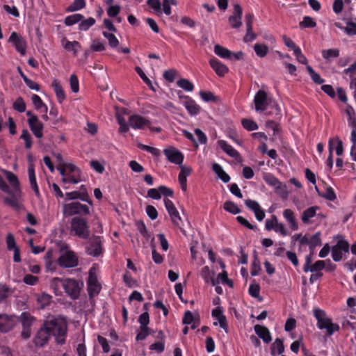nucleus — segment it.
<instances>
[{"mask_svg":"<svg viewBox=\"0 0 356 356\" xmlns=\"http://www.w3.org/2000/svg\"><path fill=\"white\" fill-rule=\"evenodd\" d=\"M67 332V323L64 318H56L47 321L38 331L33 339L36 346L42 347L49 341L50 335L54 337L58 344L63 345L65 343Z\"/></svg>","mask_w":356,"mask_h":356,"instance_id":"nucleus-1","label":"nucleus"},{"mask_svg":"<svg viewBox=\"0 0 356 356\" xmlns=\"http://www.w3.org/2000/svg\"><path fill=\"white\" fill-rule=\"evenodd\" d=\"M254 109L257 113H261L266 111L269 106L275 108V114L280 115L281 108L279 105L269 97L267 92L259 90L254 97Z\"/></svg>","mask_w":356,"mask_h":356,"instance_id":"nucleus-2","label":"nucleus"},{"mask_svg":"<svg viewBox=\"0 0 356 356\" xmlns=\"http://www.w3.org/2000/svg\"><path fill=\"white\" fill-rule=\"evenodd\" d=\"M313 313L317 321V327L321 330H325L328 336H332L334 332L339 330V325L337 323H334L332 319L327 316L324 310L315 308Z\"/></svg>","mask_w":356,"mask_h":356,"instance_id":"nucleus-3","label":"nucleus"},{"mask_svg":"<svg viewBox=\"0 0 356 356\" xmlns=\"http://www.w3.org/2000/svg\"><path fill=\"white\" fill-rule=\"evenodd\" d=\"M64 184H76L81 181L80 170L72 163H65L63 166L58 168Z\"/></svg>","mask_w":356,"mask_h":356,"instance_id":"nucleus-4","label":"nucleus"},{"mask_svg":"<svg viewBox=\"0 0 356 356\" xmlns=\"http://www.w3.org/2000/svg\"><path fill=\"white\" fill-rule=\"evenodd\" d=\"M70 229L79 238L88 239L90 236V230L87 221L80 217H74L70 222Z\"/></svg>","mask_w":356,"mask_h":356,"instance_id":"nucleus-5","label":"nucleus"},{"mask_svg":"<svg viewBox=\"0 0 356 356\" xmlns=\"http://www.w3.org/2000/svg\"><path fill=\"white\" fill-rule=\"evenodd\" d=\"M87 204H83L79 202L74 201L70 203L64 204L63 205V213L66 216H72L74 215H83L86 216L90 213V207Z\"/></svg>","mask_w":356,"mask_h":356,"instance_id":"nucleus-6","label":"nucleus"},{"mask_svg":"<svg viewBox=\"0 0 356 356\" xmlns=\"http://www.w3.org/2000/svg\"><path fill=\"white\" fill-rule=\"evenodd\" d=\"M102 289V285L99 282L97 275V269L92 266L88 272V278L87 280V291L90 298L97 296Z\"/></svg>","mask_w":356,"mask_h":356,"instance_id":"nucleus-7","label":"nucleus"},{"mask_svg":"<svg viewBox=\"0 0 356 356\" xmlns=\"http://www.w3.org/2000/svg\"><path fill=\"white\" fill-rule=\"evenodd\" d=\"M58 263L63 268H74L78 264V258L72 251H62Z\"/></svg>","mask_w":356,"mask_h":356,"instance_id":"nucleus-8","label":"nucleus"},{"mask_svg":"<svg viewBox=\"0 0 356 356\" xmlns=\"http://www.w3.org/2000/svg\"><path fill=\"white\" fill-rule=\"evenodd\" d=\"M349 250V243L346 240H339L331 248L332 259L336 262L340 261L343 258V252L348 253Z\"/></svg>","mask_w":356,"mask_h":356,"instance_id":"nucleus-9","label":"nucleus"},{"mask_svg":"<svg viewBox=\"0 0 356 356\" xmlns=\"http://www.w3.org/2000/svg\"><path fill=\"white\" fill-rule=\"evenodd\" d=\"M8 42L11 43L16 51L22 56H24L26 52V42L25 39L16 32H13L9 38Z\"/></svg>","mask_w":356,"mask_h":356,"instance_id":"nucleus-10","label":"nucleus"},{"mask_svg":"<svg viewBox=\"0 0 356 356\" xmlns=\"http://www.w3.org/2000/svg\"><path fill=\"white\" fill-rule=\"evenodd\" d=\"M163 154L169 162L179 165L182 164L184 154L174 147L170 146L164 149Z\"/></svg>","mask_w":356,"mask_h":356,"instance_id":"nucleus-11","label":"nucleus"},{"mask_svg":"<svg viewBox=\"0 0 356 356\" xmlns=\"http://www.w3.org/2000/svg\"><path fill=\"white\" fill-rule=\"evenodd\" d=\"M64 290L65 293L73 300L78 298L80 293V286L79 282L74 279L64 280Z\"/></svg>","mask_w":356,"mask_h":356,"instance_id":"nucleus-12","label":"nucleus"},{"mask_svg":"<svg viewBox=\"0 0 356 356\" xmlns=\"http://www.w3.org/2000/svg\"><path fill=\"white\" fill-rule=\"evenodd\" d=\"M102 238L99 236L93 237L86 246V252L92 257H98L103 252Z\"/></svg>","mask_w":356,"mask_h":356,"instance_id":"nucleus-13","label":"nucleus"},{"mask_svg":"<svg viewBox=\"0 0 356 356\" xmlns=\"http://www.w3.org/2000/svg\"><path fill=\"white\" fill-rule=\"evenodd\" d=\"M164 204L172 223L175 226L179 227L181 222V218L174 203L171 200L165 198Z\"/></svg>","mask_w":356,"mask_h":356,"instance_id":"nucleus-14","label":"nucleus"},{"mask_svg":"<svg viewBox=\"0 0 356 356\" xmlns=\"http://www.w3.org/2000/svg\"><path fill=\"white\" fill-rule=\"evenodd\" d=\"M129 124L133 129L142 130L149 124V120L139 114H133L129 118Z\"/></svg>","mask_w":356,"mask_h":356,"instance_id":"nucleus-15","label":"nucleus"},{"mask_svg":"<svg viewBox=\"0 0 356 356\" xmlns=\"http://www.w3.org/2000/svg\"><path fill=\"white\" fill-rule=\"evenodd\" d=\"M245 204L254 213L258 221L261 222L265 218V211L257 201L248 199L245 201Z\"/></svg>","mask_w":356,"mask_h":356,"instance_id":"nucleus-16","label":"nucleus"},{"mask_svg":"<svg viewBox=\"0 0 356 356\" xmlns=\"http://www.w3.org/2000/svg\"><path fill=\"white\" fill-rule=\"evenodd\" d=\"M242 8L238 4L234 6V12L229 16L228 21L232 29H238L242 25Z\"/></svg>","mask_w":356,"mask_h":356,"instance_id":"nucleus-17","label":"nucleus"},{"mask_svg":"<svg viewBox=\"0 0 356 356\" xmlns=\"http://www.w3.org/2000/svg\"><path fill=\"white\" fill-rule=\"evenodd\" d=\"M211 316L214 319L216 320V322H213V325L216 326L218 325L221 328L227 332V319L225 316L223 314L222 307L219 305L213 309L211 312Z\"/></svg>","mask_w":356,"mask_h":356,"instance_id":"nucleus-18","label":"nucleus"},{"mask_svg":"<svg viewBox=\"0 0 356 356\" xmlns=\"http://www.w3.org/2000/svg\"><path fill=\"white\" fill-rule=\"evenodd\" d=\"M8 194L10 195L4 198L5 204L9 205L16 211H20L23 208L22 204L19 202L20 191H10V193Z\"/></svg>","mask_w":356,"mask_h":356,"instance_id":"nucleus-19","label":"nucleus"},{"mask_svg":"<svg viewBox=\"0 0 356 356\" xmlns=\"http://www.w3.org/2000/svg\"><path fill=\"white\" fill-rule=\"evenodd\" d=\"M80 200L83 202H88L90 206H92V201L89 199L88 192L74 191L68 192L65 194L64 201L67 202L70 200Z\"/></svg>","mask_w":356,"mask_h":356,"instance_id":"nucleus-20","label":"nucleus"},{"mask_svg":"<svg viewBox=\"0 0 356 356\" xmlns=\"http://www.w3.org/2000/svg\"><path fill=\"white\" fill-rule=\"evenodd\" d=\"M209 63L218 76L222 77L229 72L228 67L216 58H211Z\"/></svg>","mask_w":356,"mask_h":356,"instance_id":"nucleus-21","label":"nucleus"},{"mask_svg":"<svg viewBox=\"0 0 356 356\" xmlns=\"http://www.w3.org/2000/svg\"><path fill=\"white\" fill-rule=\"evenodd\" d=\"M29 126L34 136L38 138L43 136V124L39 120L38 117H32L27 120Z\"/></svg>","mask_w":356,"mask_h":356,"instance_id":"nucleus-22","label":"nucleus"},{"mask_svg":"<svg viewBox=\"0 0 356 356\" xmlns=\"http://www.w3.org/2000/svg\"><path fill=\"white\" fill-rule=\"evenodd\" d=\"M182 104L191 115L195 116L200 113V107L192 98L188 96H185L184 97Z\"/></svg>","mask_w":356,"mask_h":356,"instance_id":"nucleus-23","label":"nucleus"},{"mask_svg":"<svg viewBox=\"0 0 356 356\" xmlns=\"http://www.w3.org/2000/svg\"><path fill=\"white\" fill-rule=\"evenodd\" d=\"M283 217L288 222L291 230L296 231L298 229L299 227L296 219L295 213L291 209H284L283 211Z\"/></svg>","mask_w":356,"mask_h":356,"instance_id":"nucleus-24","label":"nucleus"},{"mask_svg":"<svg viewBox=\"0 0 356 356\" xmlns=\"http://www.w3.org/2000/svg\"><path fill=\"white\" fill-rule=\"evenodd\" d=\"M14 321L11 317L6 314H0V332H8L14 326Z\"/></svg>","mask_w":356,"mask_h":356,"instance_id":"nucleus-25","label":"nucleus"},{"mask_svg":"<svg viewBox=\"0 0 356 356\" xmlns=\"http://www.w3.org/2000/svg\"><path fill=\"white\" fill-rule=\"evenodd\" d=\"M254 330L257 335L264 342L268 343L271 341L272 337L270 333L266 327L256 325L254 327Z\"/></svg>","mask_w":356,"mask_h":356,"instance_id":"nucleus-26","label":"nucleus"},{"mask_svg":"<svg viewBox=\"0 0 356 356\" xmlns=\"http://www.w3.org/2000/svg\"><path fill=\"white\" fill-rule=\"evenodd\" d=\"M29 179L31 187L37 197L40 196L39 188L36 181L35 169L33 165H29L28 168Z\"/></svg>","mask_w":356,"mask_h":356,"instance_id":"nucleus-27","label":"nucleus"},{"mask_svg":"<svg viewBox=\"0 0 356 356\" xmlns=\"http://www.w3.org/2000/svg\"><path fill=\"white\" fill-rule=\"evenodd\" d=\"M217 144L218 146L229 156L236 158L238 156V152L227 141L224 140H219L217 142Z\"/></svg>","mask_w":356,"mask_h":356,"instance_id":"nucleus-28","label":"nucleus"},{"mask_svg":"<svg viewBox=\"0 0 356 356\" xmlns=\"http://www.w3.org/2000/svg\"><path fill=\"white\" fill-rule=\"evenodd\" d=\"M50 288L53 290L56 296L62 295V289H64V280L59 277H54L50 280Z\"/></svg>","mask_w":356,"mask_h":356,"instance_id":"nucleus-29","label":"nucleus"},{"mask_svg":"<svg viewBox=\"0 0 356 356\" xmlns=\"http://www.w3.org/2000/svg\"><path fill=\"white\" fill-rule=\"evenodd\" d=\"M51 87L56 94L58 103L62 104L65 99V94L62 86L58 79H54L51 83Z\"/></svg>","mask_w":356,"mask_h":356,"instance_id":"nucleus-30","label":"nucleus"},{"mask_svg":"<svg viewBox=\"0 0 356 356\" xmlns=\"http://www.w3.org/2000/svg\"><path fill=\"white\" fill-rule=\"evenodd\" d=\"M212 170L215 172L217 177L222 182L227 183L230 180L229 175L222 169V166L218 163H213L212 165Z\"/></svg>","mask_w":356,"mask_h":356,"instance_id":"nucleus-31","label":"nucleus"},{"mask_svg":"<svg viewBox=\"0 0 356 356\" xmlns=\"http://www.w3.org/2000/svg\"><path fill=\"white\" fill-rule=\"evenodd\" d=\"M31 101L34 108L36 110L43 113H47V106L43 102L42 99L38 95L33 94L31 97Z\"/></svg>","mask_w":356,"mask_h":356,"instance_id":"nucleus-32","label":"nucleus"},{"mask_svg":"<svg viewBox=\"0 0 356 356\" xmlns=\"http://www.w3.org/2000/svg\"><path fill=\"white\" fill-rule=\"evenodd\" d=\"M214 273L211 271L208 266H204L200 273L202 278L204 280L205 283H211L212 286L216 285V281L213 279V276Z\"/></svg>","mask_w":356,"mask_h":356,"instance_id":"nucleus-33","label":"nucleus"},{"mask_svg":"<svg viewBox=\"0 0 356 356\" xmlns=\"http://www.w3.org/2000/svg\"><path fill=\"white\" fill-rule=\"evenodd\" d=\"M61 43L65 49L69 51H73L74 55H76L79 49L81 48V45L79 42H70L67 40L65 38H63Z\"/></svg>","mask_w":356,"mask_h":356,"instance_id":"nucleus-34","label":"nucleus"},{"mask_svg":"<svg viewBox=\"0 0 356 356\" xmlns=\"http://www.w3.org/2000/svg\"><path fill=\"white\" fill-rule=\"evenodd\" d=\"M318 207H311L305 210L302 214L301 220L304 224H309L310 219L314 218L316 214Z\"/></svg>","mask_w":356,"mask_h":356,"instance_id":"nucleus-35","label":"nucleus"},{"mask_svg":"<svg viewBox=\"0 0 356 356\" xmlns=\"http://www.w3.org/2000/svg\"><path fill=\"white\" fill-rule=\"evenodd\" d=\"M213 51L215 54L222 58L229 59L232 58V52L220 44H216L214 46Z\"/></svg>","mask_w":356,"mask_h":356,"instance_id":"nucleus-36","label":"nucleus"},{"mask_svg":"<svg viewBox=\"0 0 356 356\" xmlns=\"http://www.w3.org/2000/svg\"><path fill=\"white\" fill-rule=\"evenodd\" d=\"M35 321V318L28 312H22L19 316V321L22 327H31Z\"/></svg>","mask_w":356,"mask_h":356,"instance_id":"nucleus-37","label":"nucleus"},{"mask_svg":"<svg viewBox=\"0 0 356 356\" xmlns=\"http://www.w3.org/2000/svg\"><path fill=\"white\" fill-rule=\"evenodd\" d=\"M84 18L81 14L76 13L67 16L64 19V24L67 26H70L80 22Z\"/></svg>","mask_w":356,"mask_h":356,"instance_id":"nucleus-38","label":"nucleus"},{"mask_svg":"<svg viewBox=\"0 0 356 356\" xmlns=\"http://www.w3.org/2000/svg\"><path fill=\"white\" fill-rule=\"evenodd\" d=\"M284 351L283 341L280 339H276L272 345L271 354L273 356L281 355Z\"/></svg>","mask_w":356,"mask_h":356,"instance_id":"nucleus-39","label":"nucleus"},{"mask_svg":"<svg viewBox=\"0 0 356 356\" xmlns=\"http://www.w3.org/2000/svg\"><path fill=\"white\" fill-rule=\"evenodd\" d=\"M86 6L85 0H74L67 8V12H76L84 8Z\"/></svg>","mask_w":356,"mask_h":356,"instance_id":"nucleus-40","label":"nucleus"},{"mask_svg":"<svg viewBox=\"0 0 356 356\" xmlns=\"http://www.w3.org/2000/svg\"><path fill=\"white\" fill-rule=\"evenodd\" d=\"M321 53L323 58L329 62L339 56V51L337 49H325Z\"/></svg>","mask_w":356,"mask_h":356,"instance_id":"nucleus-41","label":"nucleus"},{"mask_svg":"<svg viewBox=\"0 0 356 356\" xmlns=\"http://www.w3.org/2000/svg\"><path fill=\"white\" fill-rule=\"evenodd\" d=\"M216 281V284L220 282L222 284L228 285L230 288H232L234 286L232 280L228 278L227 273L226 270H222V273L218 275Z\"/></svg>","mask_w":356,"mask_h":356,"instance_id":"nucleus-42","label":"nucleus"},{"mask_svg":"<svg viewBox=\"0 0 356 356\" xmlns=\"http://www.w3.org/2000/svg\"><path fill=\"white\" fill-rule=\"evenodd\" d=\"M254 51L258 57L264 58L268 53V47L264 44L256 43L254 45Z\"/></svg>","mask_w":356,"mask_h":356,"instance_id":"nucleus-43","label":"nucleus"},{"mask_svg":"<svg viewBox=\"0 0 356 356\" xmlns=\"http://www.w3.org/2000/svg\"><path fill=\"white\" fill-rule=\"evenodd\" d=\"M4 173H5L7 180L13 186V191H19V181H18L17 176L14 173L10 172V171L5 170Z\"/></svg>","mask_w":356,"mask_h":356,"instance_id":"nucleus-44","label":"nucleus"},{"mask_svg":"<svg viewBox=\"0 0 356 356\" xmlns=\"http://www.w3.org/2000/svg\"><path fill=\"white\" fill-rule=\"evenodd\" d=\"M177 85L186 92H192L194 90L193 83L186 79H180L177 81Z\"/></svg>","mask_w":356,"mask_h":356,"instance_id":"nucleus-45","label":"nucleus"},{"mask_svg":"<svg viewBox=\"0 0 356 356\" xmlns=\"http://www.w3.org/2000/svg\"><path fill=\"white\" fill-rule=\"evenodd\" d=\"M321 245V233L316 232L309 238V248L313 252L316 247Z\"/></svg>","mask_w":356,"mask_h":356,"instance_id":"nucleus-46","label":"nucleus"},{"mask_svg":"<svg viewBox=\"0 0 356 356\" xmlns=\"http://www.w3.org/2000/svg\"><path fill=\"white\" fill-rule=\"evenodd\" d=\"M96 22L93 17H88L86 19H82L79 24V30L81 31H86L92 27Z\"/></svg>","mask_w":356,"mask_h":356,"instance_id":"nucleus-47","label":"nucleus"},{"mask_svg":"<svg viewBox=\"0 0 356 356\" xmlns=\"http://www.w3.org/2000/svg\"><path fill=\"white\" fill-rule=\"evenodd\" d=\"M345 113L348 115V126H355L356 118L354 108L351 106H347Z\"/></svg>","mask_w":356,"mask_h":356,"instance_id":"nucleus-48","label":"nucleus"},{"mask_svg":"<svg viewBox=\"0 0 356 356\" xmlns=\"http://www.w3.org/2000/svg\"><path fill=\"white\" fill-rule=\"evenodd\" d=\"M102 34L104 37L108 40V44L111 48H116L118 46L119 40L115 35L106 31H103Z\"/></svg>","mask_w":356,"mask_h":356,"instance_id":"nucleus-49","label":"nucleus"},{"mask_svg":"<svg viewBox=\"0 0 356 356\" xmlns=\"http://www.w3.org/2000/svg\"><path fill=\"white\" fill-rule=\"evenodd\" d=\"M223 208L226 211L234 215L238 214L241 212V210L238 208V207L235 203L231 201L225 202L224 203Z\"/></svg>","mask_w":356,"mask_h":356,"instance_id":"nucleus-50","label":"nucleus"},{"mask_svg":"<svg viewBox=\"0 0 356 356\" xmlns=\"http://www.w3.org/2000/svg\"><path fill=\"white\" fill-rule=\"evenodd\" d=\"M241 124L243 127L248 131H255L259 128L257 122L250 119H243Z\"/></svg>","mask_w":356,"mask_h":356,"instance_id":"nucleus-51","label":"nucleus"},{"mask_svg":"<svg viewBox=\"0 0 356 356\" xmlns=\"http://www.w3.org/2000/svg\"><path fill=\"white\" fill-rule=\"evenodd\" d=\"M137 229L141 236L146 240V241H149L151 238V234L148 232L145 225L143 222H138L136 223Z\"/></svg>","mask_w":356,"mask_h":356,"instance_id":"nucleus-52","label":"nucleus"},{"mask_svg":"<svg viewBox=\"0 0 356 356\" xmlns=\"http://www.w3.org/2000/svg\"><path fill=\"white\" fill-rule=\"evenodd\" d=\"M180 168L181 171L178 176L179 182H187V177L190 175L192 169L189 167H186L181 165Z\"/></svg>","mask_w":356,"mask_h":356,"instance_id":"nucleus-53","label":"nucleus"},{"mask_svg":"<svg viewBox=\"0 0 356 356\" xmlns=\"http://www.w3.org/2000/svg\"><path fill=\"white\" fill-rule=\"evenodd\" d=\"M316 26V22L309 16H305L302 19V21L299 23V26L300 29L314 28Z\"/></svg>","mask_w":356,"mask_h":356,"instance_id":"nucleus-54","label":"nucleus"},{"mask_svg":"<svg viewBox=\"0 0 356 356\" xmlns=\"http://www.w3.org/2000/svg\"><path fill=\"white\" fill-rule=\"evenodd\" d=\"M306 68L310 75L311 79L314 83L317 84H322L324 82V79H323L310 65H307Z\"/></svg>","mask_w":356,"mask_h":356,"instance_id":"nucleus-55","label":"nucleus"},{"mask_svg":"<svg viewBox=\"0 0 356 356\" xmlns=\"http://www.w3.org/2000/svg\"><path fill=\"white\" fill-rule=\"evenodd\" d=\"M138 147L142 150L146 151L147 152L151 154L154 156L158 157L161 154V152L159 149L153 147H150L149 145H146L144 144H138Z\"/></svg>","mask_w":356,"mask_h":356,"instance_id":"nucleus-56","label":"nucleus"},{"mask_svg":"<svg viewBox=\"0 0 356 356\" xmlns=\"http://www.w3.org/2000/svg\"><path fill=\"white\" fill-rule=\"evenodd\" d=\"M138 147L142 150L146 151L147 152L151 154L154 156L158 157L161 154V152L159 149L153 147H150L149 145H146L144 144H138Z\"/></svg>","mask_w":356,"mask_h":356,"instance_id":"nucleus-57","label":"nucleus"},{"mask_svg":"<svg viewBox=\"0 0 356 356\" xmlns=\"http://www.w3.org/2000/svg\"><path fill=\"white\" fill-rule=\"evenodd\" d=\"M264 179L268 185L274 187L275 189H279L282 186V183L279 179L272 175L266 176Z\"/></svg>","mask_w":356,"mask_h":356,"instance_id":"nucleus-58","label":"nucleus"},{"mask_svg":"<svg viewBox=\"0 0 356 356\" xmlns=\"http://www.w3.org/2000/svg\"><path fill=\"white\" fill-rule=\"evenodd\" d=\"M147 4L153 9L158 15H161V3L159 0H147Z\"/></svg>","mask_w":356,"mask_h":356,"instance_id":"nucleus-59","label":"nucleus"},{"mask_svg":"<svg viewBox=\"0 0 356 356\" xmlns=\"http://www.w3.org/2000/svg\"><path fill=\"white\" fill-rule=\"evenodd\" d=\"M278 219L275 215H272L270 218L267 219L265 222V229L267 231H271L275 229Z\"/></svg>","mask_w":356,"mask_h":356,"instance_id":"nucleus-60","label":"nucleus"},{"mask_svg":"<svg viewBox=\"0 0 356 356\" xmlns=\"http://www.w3.org/2000/svg\"><path fill=\"white\" fill-rule=\"evenodd\" d=\"M123 281L128 287L134 288L138 286L136 280L131 277L129 272H126L124 274Z\"/></svg>","mask_w":356,"mask_h":356,"instance_id":"nucleus-61","label":"nucleus"},{"mask_svg":"<svg viewBox=\"0 0 356 356\" xmlns=\"http://www.w3.org/2000/svg\"><path fill=\"white\" fill-rule=\"evenodd\" d=\"M200 96L205 102H216L218 101V97H216L211 92L200 91Z\"/></svg>","mask_w":356,"mask_h":356,"instance_id":"nucleus-62","label":"nucleus"},{"mask_svg":"<svg viewBox=\"0 0 356 356\" xmlns=\"http://www.w3.org/2000/svg\"><path fill=\"white\" fill-rule=\"evenodd\" d=\"M274 232L284 237L289 236L290 234L289 229L286 227L284 224H283L282 222H280L279 221L277 223Z\"/></svg>","mask_w":356,"mask_h":356,"instance_id":"nucleus-63","label":"nucleus"},{"mask_svg":"<svg viewBox=\"0 0 356 356\" xmlns=\"http://www.w3.org/2000/svg\"><path fill=\"white\" fill-rule=\"evenodd\" d=\"M13 106L15 111L19 113H23L26 111V104L22 97L17 98Z\"/></svg>","mask_w":356,"mask_h":356,"instance_id":"nucleus-64","label":"nucleus"}]
</instances>
